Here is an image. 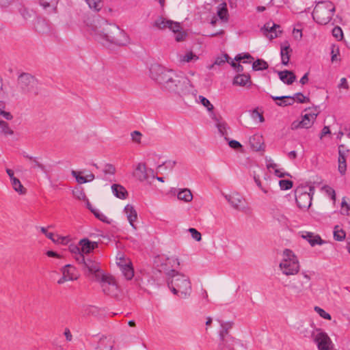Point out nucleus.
Masks as SVG:
<instances>
[{"instance_id":"f257e3e1","label":"nucleus","mask_w":350,"mask_h":350,"mask_svg":"<svg viewBox=\"0 0 350 350\" xmlns=\"http://www.w3.org/2000/svg\"><path fill=\"white\" fill-rule=\"evenodd\" d=\"M87 27L88 31L104 46H122L129 43V38L122 29L102 17L94 18L90 23H87Z\"/></svg>"},{"instance_id":"f03ea898","label":"nucleus","mask_w":350,"mask_h":350,"mask_svg":"<svg viewBox=\"0 0 350 350\" xmlns=\"http://www.w3.org/2000/svg\"><path fill=\"white\" fill-rule=\"evenodd\" d=\"M87 27L88 31L104 46H122L129 43V38L122 29L102 17L94 18L90 23H87Z\"/></svg>"},{"instance_id":"7ed1b4c3","label":"nucleus","mask_w":350,"mask_h":350,"mask_svg":"<svg viewBox=\"0 0 350 350\" xmlns=\"http://www.w3.org/2000/svg\"><path fill=\"white\" fill-rule=\"evenodd\" d=\"M169 277L167 280V286L174 295L182 299L189 297L191 293L190 280L185 275L171 269L167 273Z\"/></svg>"},{"instance_id":"20e7f679","label":"nucleus","mask_w":350,"mask_h":350,"mask_svg":"<svg viewBox=\"0 0 350 350\" xmlns=\"http://www.w3.org/2000/svg\"><path fill=\"white\" fill-rule=\"evenodd\" d=\"M169 81L163 87V90L178 94V95H186L193 93V87L188 78L183 75H177L174 72Z\"/></svg>"},{"instance_id":"39448f33","label":"nucleus","mask_w":350,"mask_h":350,"mask_svg":"<svg viewBox=\"0 0 350 350\" xmlns=\"http://www.w3.org/2000/svg\"><path fill=\"white\" fill-rule=\"evenodd\" d=\"M17 87L22 94L37 96L40 93L39 81L28 72L21 73L17 78Z\"/></svg>"},{"instance_id":"423d86ee","label":"nucleus","mask_w":350,"mask_h":350,"mask_svg":"<svg viewBox=\"0 0 350 350\" xmlns=\"http://www.w3.org/2000/svg\"><path fill=\"white\" fill-rule=\"evenodd\" d=\"M335 10V6L332 1H320L312 12L313 20L318 24L326 25L331 21Z\"/></svg>"},{"instance_id":"0eeeda50","label":"nucleus","mask_w":350,"mask_h":350,"mask_svg":"<svg viewBox=\"0 0 350 350\" xmlns=\"http://www.w3.org/2000/svg\"><path fill=\"white\" fill-rule=\"evenodd\" d=\"M280 268L286 275H294L299 271V261L291 250L286 249L284 251V259L280 263Z\"/></svg>"},{"instance_id":"6e6552de","label":"nucleus","mask_w":350,"mask_h":350,"mask_svg":"<svg viewBox=\"0 0 350 350\" xmlns=\"http://www.w3.org/2000/svg\"><path fill=\"white\" fill-rule=\"evenodd\" d=\"M174 73L172 70H168L158 64H152L150 68V77L163 88Z\"/></svg>"},{"instance_id":"1a4fd4ad","label":"nucleus","mask_w":350,"mask_h":350,"mask_svg":"<svg viewBox=\"0 0 350 350\" xmlns=\"http://www.w3.org/2000/svg\"><path fill=\"white\" fill-rule=\"evenodd\" d=\"M304 188H297L295 191V200L297 206L301 209H308L312 204V194L314 191L313 187H310L309 192L304 191Z\"/></svg>"},{"instance_id":"9d476101","label":"nucleus","mask_w":350,"mask_h":350,"mask_svg":"<svg viewBox=\"0 0 350 350\" xmlns=\"http://www.w3.org/2000/svg\"><path fill=\"white\" fill-rule=\"evenodd\" d=\"M310 277L306 273H303L301 278L298 277L294 279L287 286L294 294L300 295L310 287Z\"/></svg>"},{"instance_id":"9b49d317","label":"nucleus","mask_w":350,"mask_h":350,"mask_svg":"<svg viewBox=\"0 0 350 350\" xmlns=\"http://www.w3.org/2000/svg\"><path fill=\"white\" fill-rule=\"evenodd\" d=\"M103 291L105 294L111 297H116L118 293V287L116 282L115 279L108 275L101 274L99 280Z\"/></svg>"},{"instance_id":"f8f14e48","label":"nucleus","mask_w":350,"mask_h":350,"mask_svg":"<svg viewBox=\"0 0 350 350\" xmlns=\"http://www.w3.org/2000/svg\"><path fill=\"white\" fill-rule=\"evenodd\" d=\"M76 260L79 264H81L85 269H87L90 273H94L96 280H99L100 275V266L99 263L91 258L85 257L83 254L78 255Z\"/></svg>"},{"instance_id":"ddd939ff","label":"nucleus","mask_w":350,"mask_h":350,"mask_svg":"<svg viewBox=\"0 0 350 350\" xmlns=\"http://www.w3.org/2000/svg\"><path fill=\"white\" fill-rule=\"evenodd\" d=\"M153 26L159 29H165L168 28L173 32L179 31V30L182 29L180 24L178 22L168 20L162 16H159L154 21Z\"/></svg>"},{"instance_id":"4468645a","label":"nucleus","mask_w":350,"mask_h":350,"mask_svg":"<svg viewBox=\"0 0 350 350\" xmlns=\"http://www.w3.org/2000/svg\"><path fill=\"white\" fill-rule=\"evenodd\" d=\"M150 176L154 178L153 170L147 168L144 163H138L133 172V176L140 182H144L147 180Z\"/></svg>"},{"instance_id":"2eb2a0df","label":"nucleus","mask_w":350,"mask_h":350,"mask_svg":"<svg viewBox=\"0 0 350 350\" xmlns=\"http://www.w3.org/2000/svg\"><path fill=\"white\" fill-rule=\"evenodd\" d=\"M314 340L319 350H333L332 342L325 332H318L314 336Z\"/></svg>"},{"instance_id":"dca6fc26","label":"nucleus","mask_w":350,"mask_h":350,"mask_svg":"<svg viewBox=\"0 0 350 350\" xmlns=\"http://www.w3.org/2000/svg\"><path fill=\"white\" fill-rule=\"evenodd\" d=\"M237 342L230 334H219L218 350H234Z\"/></svg>"},{"instance_id":"f3484780","label":"nucleus","mask_w":350,"mask_h":350,"mask_svg":"<svg viewBox=\"0 0 350 350\" xmlns=\"http://www.w3.org/2000/svg\"><path fill=\"white\" fill-rule=\"evenodd\" d=\"M280 29V26L279 25L274 23L273 21H269L264 25L260 30L265 36L272 40L278 37L279 34L282 33Z\"/></svg>"},{"instance_id":"a211bd4d","label":"nucleus","mask_w":350,"mask_h":350,"mask_svg":"<svg viewBox=\"0 0 350 350\" xmlns=\"http://www.w3.org/2000/svg\"><path fill=\"white\" fill-rule=\"evenodd\" d=\"M35 30L40 34L53 33V29L50 23L44 18H38L34 23Z\"/></svg>"},{"instance_id":"6ab92c4d","label":"nucleus","mask_w":350,"mask_h":350,"mask_svg":"<svg viewBox=\"0 0 350 350\" xmlns=\"http://www.w3.org/2000/svg\"><path fill=\"white\" fill-rule=\"evenodd\" d=\"M318 108L319 107H315L312 111L306 113L302 116V120L300 122L303 128L308 129L311 127L319 114Z\"/></svg>"},{"instance_id":"aec40b11","label":"nucleus","mask_w":350,"mask_h":350,"mask_svg":"<svg viewBox=\"0 0 350 350\" xmlns=\"http://www.w3.org/2000/svg\"><path fill=\"white\" fill-rule=\"evenodd\" d=\"M304 239L306 240L312 247L316 245H323L325 243L319 234H315L311 232H302L301 236Z\"/></svg>"},{"instance_id":"412c9836","label":"nucleus","mask_w":350,"mask_h":350,"mask_svg":"<svg viewBox=\"0 0 350 350\" xmlns=\"http://www.w3.org/2000/svg\"><path fill=\"white\" fill-rule=\"evenodd\" d=\"M250 144L254 151H260L264 150V141L262 135H254L250 138Z\"/></svg>"},{"instance_id":"4be33fe9","label":"nucleus","mask_w":350,"mask_h":350,"mask_svg":"<svg viewBox=\"0 0 350 350\" xmlns=\"http://www.w3.org/2000/svg\"><path fill=\"white\" fill-rule=\"evenodd\" d=\"M211 118L216 122V126L220 135L224 137L226 141H228V129H229V127L227 126V124L225 122H220L214 113L211 115Z\"/></svg>"},{"instance_id":"5701e85b","label":"nucleus","mask_w":350,"mask_h":350,"mask_svg":"<svg viewBox=\"0 0 350 350\" xmlns=\"http://www.w3.org/2000/svg\"><path fill=\"white\" fill-rule=\"evenodd\" d=\"M278 73L280 79L287 85L292 84L296 79V76L291 70H285L283 71H279Z\"/></svg>"},{"instance_id":"b1692460","label":"nucleus","mask_w":350,"mask_h":350,"mask_svg":"<svg viewBox=\"0 0 350 350\" xmlns=\"http://www.w3.org/2000/svg\"><path fill=\"white\" fill-rule=\"evenodd\" d=\"M226 198L233 208L240 209L241 204L243 202V198L240 194L234 193L226 196Z\"/></svg>"},{"instance_id":"393cba45","label":"nucleus","mask_w":350,"mask_h":350,"mask_svg":"<svg viewBox=\"0 0 350 350\" xmlns=\"http://www.w3.org/2000/svg\"><path fill=\"white\" fill-rule=\"evenodd\" d=\"M252 83L250 75L239 74L236 75L233 79V85L239 86H245Z\"/></svg>"},{"instance_id":"a878e982","label":"nucleus","mask_w":350,"mask_h":350,"mask_svg":"<svg viewBox=\"0 0 350 350\" xmlns=\"http://www.w3.org/2000/svg\"><path fill=\"white\" fill-rule=\"evenodd\" d=\"M124 212L126 214L127 219L129 221V224L133 228L135 229L136 227L135 226L133 222L137 219V212H136L135 209L134 208L133 206H132L131 204H127L124 207Z\"/></svg>"},{"instance_id":"bb28decb","label":"nucleus","mask_w":350,"mask_h":350,"mask_svg":"<svg viewBox=\"0 0 350 350\" xmlns=\"http://www.w3.org/2000/svg\"><path fill=\"white\" fill-rule=\"evenodd\" d=\"M118 266L124 275L125 278L128 280H131L134 275V271L132 267L131 263L129 264H121V262H118Z\"/></svg>"},{"instance_id":"cd10ccee","label":"nucleus","mask_w":350,"mask_h":350,"mask_svg":"<svg viewBox=\"0 0 350 350\" xmlns=\"http://www.w3.org/2000/svg\"><path fill=\"white\" fill-rule=\"evenodd\" d=\"M112 192L115 196L120 199H125L128 195L126 189L118 184H113L111 186Z\"/></svg>"},{"instance_id":"c85d7f7f","label":"nucleus","mask_w":350,"mask_h":350,"mask_svg":"<svg viewBox=\"0 0 350 350\" xmlns=\"http://www.w3.org/2000/svg\"><path fill=\"white\" fill-rule=\"evenodd\" d=\"M271 214L273 219L277 220L281 225L287 226V217L284 214H282L278 208H271Z\"/></svg>"},{"instance_id":"c756f323","label":"nucleus","mask_w":350,"mask_h":350,"mask_svg":"<svg viewBox=\"0 0 350 350\" xmlns=\"http://www.w3.org/2000/svg\"><path fill=\"white\" fill-rule=\"evenodd\" d=\"M62 275L66 276L67 279L70 280H76L77 278L75 274V268L72 266L71 265H66L62 268Z\"/></svg>"},{"instance_id":"7c9ffc66","label":"nucleus","mask_w":350,"mask_h":350,"mask_svg":"<svg viewBox=\"0 0 350 350\" xmlns=\"http://www.w3.org/2000/svg\"><path fill=\"white\" fill-rule=\"evenodd\" d=\"M290 51H291V49H290L289 44L283 46H281V58H282V64L283 65H288L289 59H290Z\"/></svg>"},{"instance_id":"2f4dec72","label":"nucleus","mask_w":350,"mask_h":350,"mask_svg":"<svg viewBox=\"0 0 350 350\" xmlns=\"http://www.w3.org/2000/svg\"><path fill=\"white\" fill-rule=\"evenodd\" d=\"M217 16L219 18L225 22L228 21V12L227 9V5L226 3H220L218 6Z\"/></svg>"},{"instance_id":"473e14b6","label":"nucleus","mask_w":350,"mask_h":350,"mask_svg":"<svg viewBox=\"0 0 350 350\" xmlns=\"http://www.w3.org/2000/svg\"><path fill=\"white\" fill-rule=\"evenodd\" d=\"M79 245L81 246V253L84 256L85 254H88L92 252L90 245V241L88 239L84 238L81 239L79 242Z\"/></svg>"},{"instance_id":"72a5a7b5","label":"nucleus","mask_w":350,"mask_h":350,"mask_svg":"<svg viewBox=\"0 0 350 350\" xmlns=\"http://www.w3.org/2000/svg\"><path fill=\"white\" fill-rule=\"evenodd\" d=\"M177 198L178 200L189 202L192 200L193 196L189 189H183L178 193Z\"/></svg>"},{"instance_id":"f704fd0d","label":"nucleus","mask_w":350,"mask_h":350,"mask_svg":"<svg viewBox=\"0 0 350 350\" xmlns=\"http://www.w3.org/2000/svg\"><path fill=\"white\" fill-rule=\"evenodd\" d=\"M40 158L34 157L31 161V167L32 169H40L43 173L47 174L49 170L45 165L40 162Z\"/></svg>"},{"instance_id":"c9c22d12","label":"nucleus","mask_w":350,"mask_h":350,"mask_svg":"<svg viewBox=\"0 0 350 350\" xmlns=\"http://www.w3.org/2000/svg\"><path fill=\"white\" fill-rule=\"evenodd\" d=\"M268 67L267 62L262 59H257L252 64V69L255 71L264 70L267 69Z\"/></svg>"},{"instance_id":"e433bc0d","label":"nucleus","mask_w":350,"mask_h":350,"mask_svg":"<svg viewBox=\"0 0 350 350\" xmlns=\"http://www.w3.org/2000/svg\"><path fill=\"white\" fill-rule=\"evenodd\" d=\"M220 323L221 329L219 334H230L229 331L232 329L234 323L232 321H223L218 320Z\"/></svg>"},{"instance_id":"4c0bfd02","label":"nucleus","mask_w":350,"mask_h":350,"mask_svg":"<svg viewBox=\"0 0 350 350\" xmlns=\"http://www.w3.org/2000/svg\"><path fill=\"white\" fill-rule=\"evenodd\" d=\"M13 189L20 194H25L26 193V189L24 188L23 185L21 184V181L17 178H13L11 180Z\"/></svg>"},{"instance_id":"58836bf2","label":"nucleus","mask_w":350,"mask_h":350,"mask_svg":"<svg viewBox=\"0 0 350 350\" xmlns=\"http://www.w3.org/2000/svg\"><path fill=\"white\" fill-rule=\"evenodd\" d=\"M90 9L98 12L103 6L102 0H85Z\"/></svg>"},{"instance_id":"ea45409f","label":"nucleus","mask_w":350,"mask_h":350,"mask_svg":"<svg viewBox=\"0 0 350 350\" xmlns=\"http://www.w3.org/2000/svg\"><path fill=\"white\" fill-rule=\"evenodd\" d=\"M73 196L80 200H87L85 193L83 191V189L81 187H77L72 190Z\"/></svg>"},{"instance_id":"a19ab883","label":"nucleus","mask_w":350,"mask_h":350,"mask_svg":"<svg viewBox=\"0 0 350 350\" xmlns=\"http://www.w3.org/2000/svg\"><path fill=\"white\" fill-rule=\"evenodd\" d=\"M338 226H336L334 230V238L337 241H342L345 240L346 233L343 230H338Z\"/></svg>"},{"instance_id":"79ce46f5","label":"nucleus","mask_w":350,"mask_h":350,"mask_svg":"<svg viewBox=\"0 0 350 350\" xmlns=\"http://www.w3.org/2000/svg\"><path fill=\"white\" fill-rule=\"evenodd\" d=\"M344 148H345V145H343V144L339 145V146H338V162H339V161H342V162L346 161V157H347L346 153L349 152V150L347 149V150H345Z\"/></svg>"},{"instance_id":"37998d69","label":"nucleus","mask_w":350,"mask_h":350,"mask_svg":"<svg viewBox=\"0 0 350 350\" xmlns=\"http://www.w3.org/2000/svg\"><path fill=\"white\" fill-rule=\"evenodd\" d=\"M199 100L200 103L205 107L209 112H213L214 107L206 98L203 96H199Z\"/></svg>"},{"instance_id":"c03bdc74","label":"nucleus","mask_w":350,"mask_h":350,"mask_svg":"<svg viewBox=\"0 0 350 350\" xmlns=\"http://www.w3.org/2000/svg\"><path fill=\"white\" fill-rule=\"evenodd\" d=\"M83 172L81 171L80 172H77L75 170L71 171L72 176L76 178V180L79 184H83V183H88L85 176H81V174Z\"/></svg>"},{"instance_id":"a18cd8bd","label":"nucleus","mask_w":350,"mask_h":350,"mask_svg":"<svg viewBox=\"0 0 350 350\" xmlns=\"http://www.w3.org/2000/svg\"><path fill=\"white\" fill-rule=\"evenodd\" d=\"M176 164V161H172V160L165 161L162 164H161L158 166V169H162L163 167H164L165 169L169 170L170 171H172Z\"/></svg>"},{"instance_id":"49530a36","label":"nucleus","mask_w":350,"mask_h":350,"mask_svg":"<svg viewBox=\"0 0 350 350\" xmlns=\"http://www.w3.org/2000/svg\"><path fill=\"white\" fill-rule=\"evenodd\" d=\"M279 185L282 190H288L292 188L293 185V181L290 180H280Z\"/></svg>"},{"instance_id":"de8ad7c7","label":"nucleus","mask_w":350,"mask_h":350,"mask_svg":"<svg viewBox=\"0 0 350 350\" xmlns=\"http://www.w3.org/2000/svg\"><path fill=\"white\" fill-rule=\"evenodd\" d=\"M293 96H295V102L297 101L299 103H306L310 101L309 98L304 96L301 92L295 93Z\"/></svg>"},{"instance_id":"09e8293b","label":"nucleus","mask_w":350,"mask_h":350,"mask_svg":"<svg viewBox=\"0 0 350 350\" xmlns=\"http://www.w3.org/2000/svg\"><path fill=\"white\" fill-rule=\"evenodd\" d=\"M92 213L94 215V216L98 219L99 220L102 221L103 222L109 224V221L107 219V217L103 215L102 213H100L98 210L95 208L94 210H92Z\"/></svg>"},{"instance_id":"8fccbe9b","label":"nucleus","mask_w":350,"mask_h":350,"mask_svg":"<svg viewBox=\"0 0 350 350\" xmlns=\"http://www.w3.org/2000/svg\"><path fill=\"white\" fill-rule=\"evenodd\" d=\"M0 126H1L2 132L5 135H12L14 133V131L9 127L6 122L0 120Z\"/></svg>"},{"instance_id":"3c124183","label":"nucleus","mask_w":350,"mask_h":350,"mask_svg":"<svg viewBox=\"0 0 350 350\" xmlns=\"http://www.w3.org/2000/svg\"><path fill=\"white\" fill-rule=\"evenodd\" d=\"M69 250L71 253H72L75 255V259H76V258H78V255L83 254L81 253V246H79V245L78 246V245H76L74 244H71L69 245Z\"/></svg>"},{"instance_id":"603ef678","label":"nucleus","mask_w":350,"mask_h":350,"mask_svg":"<svg viewBox=\"0 0 350 350\" xmlns=\"http://www.w3.org/2000/svg\"><path fill=\"white\" fill-rule=\"evenodd\" d=\"M40 5L44 8L54 7L58 2V0H39Z\"/></svg>"},{"instance_id":"864d4df0","label":"nucleus","mask_w":350,"mask_h":350,"mask_svg":"<svg viewBox=\"0 0 350 350\" xmlns=\"http://www.w3.org/2000/svg\"><path fill=\"white\" fill-rule=\"evenodd\" d=\"M332 35L338 40H340L343 38V32L342 29L336 26L332 29Z\"/></svg>"},{"instance_id":"5fc2aeb1","label":"nucleus","mask_w":350,"mask_h":350,"mask_svg":"<svg viewBox=\"0 0 350 350\" xmlns=\"http://www.w3.org/2000/svg\"><path fill=\"white\" fill-rule=\"evenodd\" d=\"M188 230L191 233V235L194 240H196V241H201L202 234L196 228H189Z\"/></svg>"},{"instance_id":"6e6d98bb","label":"nucleus","mask_w":350,"mask_h":350,"mask_svg":"<svg viewBox=\"0 0 350 350\" xmlns=\"http://www.w3.org/2000/svg\"><path fill=\"white\" fill-rule=\"evenodd\" d=\"M314 310L322 318L327 320L331 319V315L326 312L323 309L321 308L319 306L314 307Z\"/></svg>"},{"instance_id":"4d7b16f0","label":"nucleus","mask_w":350,"mask_h":350,"mask_svg":"<svg viewBox=\"0 0 350 350\" xmlns=\"http://www.w3.org/2000/svg\"><path fill=\"white\" fill-rule=\"evenodd\" d=\"M18 10H19L21 15L25 20L27 21L31 18V12L29 10H27L26 8L21 6L18 9Z\"/></svg>"},{"instance_id":"13d9d810","label":"nucleus","mask_w":350,"mask_h":350,"mask_svg":"<svg viewBox=\"0 0 350 350\" xmlns=\"http://www.w3.org/2000/svg\"><path fill=\"white\" fill-rule=\"evenodd\" d=\"M198 57L193 52H189L181 57V60L185 62H189L193 59H198Z\"/></svg>"},{"instance_id":"bf43d9fd","label":"nucleus","mask_w":350,"mask_h":350,"mask_svg":"<svg viewBox=\"0 0 350 350\" xmlns=\"http://www.w3.org/2000/svg\"><path fill=\"white\" fill-rule=\"evenodd\" d=\"M103 173L107 174L113 175L116 172V168L112 164L107 163L105 165L104 169L103 170Z\"/></svg>"},{"instance_id":"052dcab7","label":"nucleus","mask_w":350,"mask_h":350,"mask_svg":"<svg viewBox=\"0 0 350 350\" xmlns=\"http://www.w3.org/2000/svg\"><path fill=\"white\" fill-rule=\"evenodd\" d=\"M229 56L228 54H224V55H221V56H219V57H217L214 62L215 64L216 65H221L223 64H224L226 62H229Z\"/></svg>"},{"instance_id":"680f3d73","label":"nucleus","mask_w":350,"mask_h":350,"mask_svg":"<svg viewBox=\"0 0 350 350\" xmlns=\"http://www.w3.org/2000/svg\"><path fill=\"white\" fill-rule=\"evenodd\" d=\"M40 231L49 239H51L53 242H59V240H55L54 239V234L53 232H49L47 229L44 227H40Z\"/></svg>"},{"instance_id":"e2e57ef3","label":"nucleus","mask_w":350,"mask_h":350,"mask_svg":"<svg viewBox=\"0 0 350 350\" xmlns=\"http://www.w3.org/2000/svg\"><path fill=\"white\" fill-rule=\"evenodd\" d=\"M228 142L229 146L234 150H239L242 148V145L237 140H234V139L229 140L228 139Z\"/></svg>"},{"instance_id":"0e129e2a","label":"nucleus","mask_w":350,"mask_h":350,"mask_svg":"<svg viewBox=\"0 0 350 350\" xmlns=\"http://www.w3.org/2000/svg\"><path fill=\"white\" fill-rule=\"evenodd\" d=\"M292 100H283L282 102H276V105L280 107L292 105L295 103V96H291Z\"/></svg>"},{"instance_id":"69168bd1","label":"nucleus","mask_w":350,"mask_h":350,"mask_svg":"<svg viewBox=\"0 0 350 350\" xmlns=\"http://www.w3.org/2000/svg\"><path fill=\"white\" fill-rule=\"evenodd\" d=\"M142 135L139 131H135L131 133L132 140L135 142L139 143Z\"/></svg>"},{"instance_id":"338daca9","label":"nucleus","mask_w":350,"mask_h":350,"mask_svg":"<svg viewBox=\"0 0 350 350\" xmlns=\"http://www.w3.org/2000/svg\"><path fill=\"white\" fill-rule=\"evenodd\" d=\"M324 189H325V191L328 196L331 197V198L333 200H336V193L334 189H333L332 187L329 186H325Z\"/></svg>"},{"instance_id":"774afa93","label":"nucleus","mask_w":350,"mask_h":350,"mask_svg":"<svg viewBox=\"0 0 350 350\" xmlns=\"http://www.w3.org/2000/svg\"><path fill=\"white\" fill-rule=\"evenodd\" d=\"M252 117L254 119H256L257 118H259V120L260 122H262L265 121L264 117L262 113H260L257 109H254L252 112Z\"/></svg>"}]
</instances>
